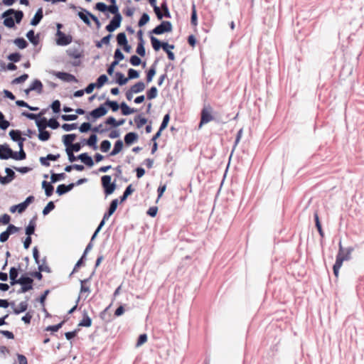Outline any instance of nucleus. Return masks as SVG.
Returning a JSON list of instances; mask_svg holds the SVG:
<instances>
[{
  "label": "nucleus",
  "mask_w": 364,
  "mask_h": 364,
  "mask_svg": "<svg viewBox=\"0 0 364 364\" xmlns=\"http://www.w3.org/2000/svg\"><path fill=\"white\" fill-rule=\"evenodd\" d=\"M139 139V135L137 133L134 132H128L125 134L124 140V143L127 146H130L136 141Z\"/></svg>",
  "instance_id": "16"
},
{
  "label": "nucleus",
  "mask_w": 364,
  "mask_h": 364,
  "mask_svg": "<svg viewBox=\"0 0 364 364\" xmlns=\"http://www.w3.org/2000/svg\"><path fill=\"white\" fill-rule=\"evenodd\" d=\"M108 77L105 74H102L98 77L96 82H95L97 85V88L102 87L107 81Z\"/></svg>",
  "instance_id": "43"
},
{
  "label": "nucleus",
  "mask_w": 364,
  "mask_h": 364,
  "mask_svg": "<svg viewBox=\"0 0 364 364\" xmlns=\"http://www.w3.org/2000/svg\"><path fill=\"white\" fill-rule=\"evenodd\" d=\"M14 43L20 49H24L28 46V43L23 38H17L14 41Z\"/></svg>",
  "instance_id": "45"
},
{
  "label": "nucleus",
  "mask_w": 364,
  "mask_h": 364,
  "mask_svg": "<svg viewBox=\"0 0 364 364\" xmlns=\"http://www.w3.org/2000/svg\"><path fill=\"white\" fill-rule=\"evenodd\" d=\"M28 299V298H26V301H21L19 304L18 308H15V306L12 307L14 314L18 315L22 312L26 311L27 310L28 306V304L27 303Z\"/></svg>",
  "instance_id": "31"
},
{
  "label": "nucleus",
  "mask_w": 364,
  "mask_h": 364,
  "mask_svg": "<svg viewBox=\"0 0 364 364\" xmlns=\"http://www.w3.org/2000/svg\"><path fill=\"white\" fill-rule=\"evenodd\" d=\"M77 158L88 167L94 166L93 159L87 153L80 154L77 156Z\"/></svg>",
  "instance_id": "18"
},
{
  "label": "nucleus",
  "mask_w": 364,
  "mask_h": 364,
  "mask_svg": "<svg viewBox=\"0 0 364 364\" xmlns=\"http://www.w3.org/2000/svg\"><path fill=\"white\" fill-rule=\"evenodd\" d=\"M120 109L122 114L124 116L132 114L136 112V109L129 107L124 102H121Z\"/></svg>",
  "instance_id": "28"
},
{
  "label": "nucleus",
  "mask_w": 364,
  "mask_h": 364,
  "mask_svg": "<svg viewBox=\"0 0 364 364\" xmlns=\"http://www.w3.org/2000/svg\"><path fill=\"white\" fill-rule=\"evenodd\" d=\"M314 216L315 225H316V227L317 228V230H318L320 236L321 237H324V232L323 231V229H322V227H321V222H320V220H319L318 215L317 212L314 213Z\"/></svg>",
  "instance_id": "39"
},
{
  "label": "nucleus",
  "mask_w": 364,
  "mask_h": 364,
  "mask_svg": "<svg viewBox=\"0 0 364 364\" xmlns=\"http://www.w3.org/2000/svg\"><path fill=\"white\" fill-rule=\"evenodd\" d=\"M134 191V189L132 188V185L129 184L124 190L122 196L119 197L120 203L124 202L129 196H130L133 192Z\"/></svg>",
  "instance_id": "35"
},
{
  "label": "nucleus",
  "mask_w": 364,
  "mask_h": 364,
  "mask_svg": "<svg viewBox=\"0 0 364 364\" xmlns=\"http://www.w3.org/2000/svg\"><path fill=\"white\" fill-rule=\"evenodd\" d=\"M28 78V75L26 73H24L21 75V76L16 77L11 82L12 84H20L23 82H25Z\"/></svg>",
  "instance_id": "58"
},
{
  "label": "nucleus",
  "mask_w": 364,
  "mask_h": 364,
  "mask_svg": "<svg viewBox=\"0 0 364 364\" xmlns=\"http://www.w3.org/2000/svg\"><path fill=\"white\" fill-rule=\"evenodd\" d=\"M43 17V9L39 8L36 12L34 16L31 20L30 24L31 26H36L39 24L41 21Z\"/></svg>",
  "instance_id": "22"
},
{
  "label": "nucleus",
  "mask_w": 364,
  "mask_h": 364,
  "mask_svg": "<svg viewBox=\"0 0 364 364\" xmlns=\"http://www.w3.org/2000/svg\"><path fill=\"white\" fill-rule=\"evenodd\" d=\"M50 173H51L50 181L53 183H55L60 180H63L66 176L65 173H55L53 172V171H51Z\"/></svg>",
  "instance_id": "36"
},
{
  "label": "nucleus",
  "mask_w": 364,
  "mask_h": 364,
  "mask_svg": "<svg viewBox=\"0 0 364 364\" xmlns=\"http://www.w3.org/2000/svg\"><path fill=\"white\" fill-rule=\"evenodd\" d=\"M115 77L116 83H117L120 86L126 85L129 80V78L125 77L124 75L121 72L115 73Z\"/></svg>",
  "instance_id": "34"
},
{
  "label": "nucleus",
  "mask_w": 364,
  "mask_h": 364,
  "mask_svg": "<svg viewBox=\"0 0 364 364\" xmlns=\"http://www.w3.org/2000/svg\"><path fill=\"white\" fill-rule=\"evenodd\" d=\"M192 12H191V23L193 26H196L198 23V17H197V13H196V5L194 3L192 4Z\"/></svg>",
  "instance_id": "48"
},
{
  "label": "nucleus",
  "mask_w": 364,
  "mask_h": 364,
  "mask_svg": "<svg viewBox=\"0 0 364 364\" xmlns=\"http://www.w3.org/2000/svg\"><path fill=\"white\" fill-rule=\"evenodd\" d=\"M9 122L5 119L4 114L0 111V129L2 130H6L9 127Z\"/></svg>",
  "instance_id": "46"
},
{
  "label": "nucleus",
  "mask_w": 364,
  "mask_h": 364,
  "mask_svg": "<svg viewBox=\"0 0 364 364\" xmlns=\"http://www.w3.org/2000/svg\"><path fill=\"white\" fill-rule=\"evenodd\" d=\"M129 63L133 66H138L141 63V60L139 56H137L136 55H133L129 58Z\"/></svg>",
  "instance_id": "61"
},
{
  "label": "nucleus",
  "mask_w": 364,
  "mask_h": 364,
  "mask_svg": "<svg viewBox=\"0 0 364 364\" xmlns=\"http://www.w3.org/2000/svg\"><path fill=\"white\" fill-rule=\"evenodd\" d=\"M53 183L43 181L42 182V188L45 191V194L47 197H50L53 195L54 187L52 185Z\"/></svg>",
  "instance_id": "25"
},
{
  "label": "nucleus",
  "mask_w": 364,
  "mask_h": 364,
  "mask_svg": "<svg viewBox=\"0 0 364 364\" xmlns=\"http://www.w3.org/2000/svg\"><path fill=\"white\" fill-rule=\"evenodd\" d=\"M158 95V90L155 86H152L146 92V98L149 100L155 99Z\"/></svg>",
  "instance_id": "41"
},
{
  "label": "nucleus",
  "mask_w": 364,
  "mask_h": 364,
  "mask_svg": "<svg viewBox=\"0 0 364 364\" xmlns=\"http://www.w3.org/2000/svg\"><path fill=\"white\" fill-rule=\"evenodd\" d=\"M63 323H64V321H61L60 323H59L56 325L48 326L46 328V330L48 331H51V332H57L62 327Z\"/></svg>",
  "instance_id": "62"
},
{
  "label": "nucleus",
  "mask_w": 364,
  "mask_h": 364,
  "mask_svg": "<svg viewBox=\"0 0 364 364\" xmlns=\"http://www.w3.org/2000/svg\"><path fill=\"white\" fill-rule=\"evenodd\" d=\"M57 39H56V43L58 46H68L69 45L73 40V38L70 35H66L61 31L57 30L56 32Z\"/></svg>",
  "instance_id": "7"
},
{
  "label": "nucleus",
  "mask_w": 364,
  "mask_h": 364,
  "mask_svg": "<svg viewBox=\"0 0 364 364\" xmlns=\"http://www.w3.org/2000/svg\"><path fill=\"white\" fill-rule=\"evenodd\" d=\"M21 270V264H18V267H12L9 271V278L16 277L18 278L19 271Z\"/></svg>",
  "instance_id": "54"
},
{
  "label": "nucleus",
  "mask_w": 364,
  "mask_h": 364,
  "mask_svg": "<svg viewBox=\"0 0 364 364\" xmlns=\"http://www.w3.org/2000/svg\"><path fill=\"white\" fill-rule=\"evenodd\" d=\"M77 124L73 123V124H63L62 125V129L65 132H70L72 130H74L77 129Z\"/></svg>",
  "instance_id": "64"
},
{
  "label": "nucleus",
  "mask_w": 364,
  "mask_h": 364,
  "mask_svg": "<svg viewBox=\"0 0 364 364\" xmlns=\"http://www.w3.org/2000/svg\"><path fill=\"white\" fill-rule=\"evenodd\" d=\"M117 42L119 46H122L128 42L125 33H119L117 36Z\"/></svg>",
  "instance_id": "44"
},
{
  "label": "nucleus",
  "mask_w": 364,
  "mask_h": 364,
  "mask_svg": "<svg viewBox=\"0 0 364 364\" xmlns=\"http://www.w3.org/2000/svg\"><path fill=\"white\" fill-rule=\"evenodd\" d=\"M68 55L70 58L75 59H79L82 58V53L79 50V48L77 47L70 48L66 50Z\"/></svg>",
  "instance_id": "26"
},
{
  "label": "nucleus",
  "mask_w": 364,
  "mask_h": 364,
  "mask_svg": "<svg viewBox=\"0 0 364 364\" xmlns=\"http://www.w3.org/2000/svg\"><path fill=\"white\" fill-rule=\"evenodd\" d=\"M36 126L39 132L38 135L39 140L42 141H48L50 138V133L45 129L47 127V119L42 117L40 120H36Z\"/></svg>",
  "instance_id": "1"
},
{
  "label": "nucleus",
  "mask_w": 364,
  "mask_h": 364,
  "mask_svg": "<svg viewBox=\"0 0 364 364\" xmlns=\"http://www.w3.org/2000/svg\"><path fill=\"white\" fill-rule=\"evenodd\" d=\"M159 60L156 59L149 70L146 72V82L149 83L152 81L154 75L156 73V65L158 64Z\"/></svg>",
  "instance_id": "17"
},
{
  "label": "nucleus",
  "mask_w": 364,
  "mask_h": 364,
  "mask_svg": "<svg viewBox=\"0 0 364 364\" xmlns=\"http://www.w3.org/2000/svg\"><path fill=\"white\" fill-rule=\"evenodd\" d=\"M47 127L52 129H56L60 127V123L55 118L53 117L50 118L48 121L47 120Z\"/></svg>",
  "instance_id": "51"
},
{
  "label": "nucleus",
  "mask_w": 364,
  "mask_h": 364,
  "mask_svg": "<svg viewBox=\"0 0 364 364\" xmlns=\"http://www.w3.org/2000/svg\"><path fill=\"white\" fill-rule=\"evenodd\" d=\"M55 75L58 79H60L64 82H77V80L75 77V76H74L73 75L68 73L57 72Z\"/></svg>",
  "instance_id": "11"
},
{
  "label": "nucleus",
  "mask_w": 364,
  "mask_h": 364,
  "mask_svg": "<svg viewBox=\"0 0 364 364\" xmlns=\"http://www.w3.org/2000/svg\"><path fill=\"white\" fill-rule=\"evenodd\" d=\"M92 130V125L90 122H83L79 127V131L81 133H86Z\"/></svg>",
  "instance_id": "59"
},
{
  "label": "nucleus",
  "mask_w": 364,
  "mask_h": 364,
  "mask_svg": "<svg viewBox=\"0 0 364 364\" xmlns=\"http://www.w3.org/2000/svg\"><path fill=\"white\" fill-rule=\"evenodd\" d=\"M34 200L35 198L33 196H29L26 198V200L23 202L18 203V213H22L23 212H24L28 208V206L34 201Z\"/></svg>",
  "instance_id": "21"
},
{
  "label": "nucleus",
  "mask_w": 364,
  "mask_h": 364,
  "mask_svg": "<svg viewBox=\"0 0 364 364\" xmlns=\"http://www.w3.org/2000/svg\"><path fill=\"white\" fill-rule=\"evenodd\" d=\"M29 87L30 90L36 91L38 94H41L43 92V86L40 80H34Z\"/></svg>",
  "instance_id": "24"
},
{
  "label": "nucleus",
  "mask_w": 364,
  "mask_h": 364,
  "mask_svg": "<svg viewBox=\"0 0 364 364\" xmlns=\"http://www.w3.org/2000/svg\"><path fill=\"white\" fill-rule=\"evenodd\" d=\"M123 146V141L121 139L116 141L114 144L113 149L109 153V156H113L118 154L122 150Z\"/></svg>",
  "instance_id": "30"
},
{
  "label": "nucleus",
  "mask_w": 364,
  "mask_h": 364,
  "mask_svg": "<svg viewBox=\"0 0 364 364\" xmlns=\"http://www.w3.org/2000/svg\"><path fill=\"white\" fill-rule=\"evenodd\" d=\"M129 80L136 79L139 77V72L133 68H129L127 72Z\"/></svg>",
  "instance_id": "57"
},
{
  "label": "nucleus",
  "mask_w": 364,
  "mask_h": 364,
  "mask_svg": "<svg viewBox=\"0 0 364 364\" xmlns=\"http://www.w3.org/2000/svg\"><path fill=\"white\" fill-rule=\"evenodd\" d=\"M3 23L6 27L9 28H12L15 27L14 19L11 16L5 18Z\"/></svg>",
  "instance_id": "55"
},
{
  "label": "nucleus",
  "mask_w": 364,
  "mask_h": 364,
  "mask_svg": "<svg viewBox=\"0 0 364 364\" xmlns=\"http://www.w3.org/2000/svg\"><path fill=\"white\" fill-rule=\"evenodd\" d=\"M108 110L105 107V104L100 105L98 107L94 109L86 115L85 118L90 120V117H92L93 120L100 118L105 116L107 113Z\"/></svg>",
  "instance_id": "6"
},
{
  "label": "nucleus",
  "mask_w": 364,
  "mask_h": 364,
  "mask_svg": "<svg viewBox=\"0 0 364 364\" xmlns=\"http://www.w3.org/2000/svg\"><path fill=\"white\" fill-rule=\"evenodd\" d=\"M173 29L172 23L168 21H163L154 28L149 31V34L162 35L171 32Z\"/></svg>",
  "instance_id": "4"
},
{
  "label": "nucleus",
  "mask_w": 364,
  "mask_h": 364,
  "mask_svg": "<svg viewBox=\"0 0 364 364\" xmlns=\"http://www.w3.org/2000/svg\"><path fill=\"white\" fill-rule=\"evenodd\" d=\"M112 178L109 175H105L101 178V183L106 196L114 193L116 189L115 182H111Z\"/></svg>",
  "instance_id": "2"
},
{
  "label": "nucleus",
  "mask_w": 364,
  "mask_h": 364,
  "mask_svg": "<svg viewBox=\"0 0 364 364\" xmlns=\"http://www.w3.org/2000/svg\"><path fill=\"white\" fill-rule=\"evenodd\" d=\"M97 136L95 134H92L90 137L85 141L86 145L92 147L94 150L97 149Z\"/></svg>",
  "instance_id": "33"
},
{
  "label": "nucleus",
  "mask_w": 364,
  "mask_h": 364,
  "mask_svg": "<svg viewBox=\"0 0 364 364\" xmlns=\"http://www.w3.org/2000/svg\"><path fill=\"white\" fill-rule=\"evenodd\" d=\"M146 85L142 81H139L132 85L129 89L134 93L137 94L144 90Z\"/></svg>",
  "instance_id": "32"
},
{
  "label": "nucleus",
  "mask_w": 364,
  "mask_h": 364,
  "mask_svg": "<svg viewBox=\"0 0 364 364\" xmlns=\"http://www.w3.org/2000/svg\"><path fill=\"white\" fill-rule=\"evenodd\" d=\"M112 36V34L109 33V34L105 36V37H103L100 41H97L96 44H95L96 47L97 48H101L102 47L103 44L109 45Z\"/></svg>",
  "instance_id": "37"
},
{
  "label": "nucleus",
  "mask_w": 364,
  "mask_h": 364,
  "mask_svg": "<svg viewBox=\"0 0 364 364\" xmlns=\"http://www.w3.org/2000/svg\"><path fill=\"white\" fill-rule=\"evenodd\" d=\"M33 279L28 276L27 274H22L21 276V283L20 285L26 287L28 291L33 289Z\"/></svg>",
  "instance_id": "13"
},
{
  "label": "nucleus",
  "mask_w": 364,
  "mask_h": 364,
  "mask_svg": "<svg viewBox=\"0 0 364 364\" xmlns=\"http://www.w3.org/2000/svg\"><path fill=\"white\" fill-rule=\"evenodd\" d=\"M60 102L58 100H54L50 105L54 113H59L60 111Z\"/></svg>",
  "instance_id": "56"
},
{
  "label": "nucleus",
  "mask_w": 364,
  "mask_h": 364,
  "mask_svg": "<svg viewBox=\"0 0 364 364\" xmlns=\"http://www.w3.org/2000/svg\"><path fill=\"white\" fill-rule=\"evenodd\" d=\"M149 20L150 17L149 14L146 13H143L142 15L141 16L140 19L138 21V26L139 27H142L144 25H146L149 21Z\"/></svg>",
  "instance_id": "50"
},
{
  "label": "nucleus",
  "mask_w": 364,
  "mask_h": 364,
  "mask_svg": "<svg viewBox=\"0 0 364 364\" xmlns=\"http://www.w3.org/2000/svg\"><path fill=\"white\" fill-rule=\"evenodd\" d=\"M95 9L100 12H106L109 11L112 14L114 15V16H122L119 11V7L117 4L114 5H109L107 6L104 2H98L95 4Z\"/></svg>",
  "instance_id": "3"
},
{
  "label": "nucleus",
  "mask_w": 364,
  "mask_h": 364,
  "mask_svg": "<svg viewBox=\"0 0 364 364\" xmlns=\"http://www.w3.org/2000/svg\"><path fill=\"white\" fill-rule=\"evenodd\" d=\"M213 108L210 105H205L200 112V121L199 127L200 128L203 124H207L213 119L212 115Z\"/></svg>",
  "instance_id": "5"
},
{
  "label": "nucleus",
  "mask_w": 364,
  "mask_h": 364,
  "mask_svg": "<svg viewBox=\"0 0 364 364\" xmlns=\"http://www.w3.org/2000/svg\"><path fill=\"white\" fill-rule=\"evenodd\" d=\"M122 20V16H113V18L109 21V24L106 26L105 29L107 31L112 33L117 29L120 25Z\"/></svg>",
  "instance_id": "9"
},
{
  "label": "nucleus",
  "mask_w": 364,
  "mask_h": 364,
  "mask_svg": "<svg viewBox=\"0 0 364 364\" xmlns=\"http://www.w3.org/2000/svg\"><path fill=\"white\" fill-rule=\"evenodd\" d=\"M11 149L7 144H0V159L7 160L11 158Z\"/></svg>",
  "instance_id": "14"
},
{
  "label": "nucleus",
  "mask_w": 364,
  "mask_h": 364,
  "mask_svg": "<svg viewBox=\"0 0 364 364\" xmlns=\"http://www.w3.org/2000/svg\"><path fill=\"white\" fill-rule=\"evenodd\" d=\"M108 106L112 112H117L120 108V105L117 101H112L109 99L105 102V106Z\"/></svg>",
  "instance_id": "38"
},
{
  "label": "nucleus",
  "mask_w": 364,
  "mask_h": 364,
  "mask_svg": "<svg viewBox=\"0 0 364 364\" xmlns=\"http://www.w3.org/2000/svg\"><path fill=\"white\" fill-rule=\"evenodd\" d=\"M77 135L75 134H68L63 136V143L65 149H69L75 140Z\"/></svg>",
  "instance_id": "19"
},
{
  "label": "nucleus",
  "mask_w": 364,
  "mask_h": 364,
  "mask_svg": "<svg viewBox=\"0 0 364 364\" xmlns=\"http://www.w3.org/2000/svg\"><path fill=\"white\" fill-rule=\"evenodd\" d=\"M26 37L28 41L34 46H36L39 43V33L35 35L33 30L31 29L28 31L26 33Z\"/></svg>",
  "instance_id": "29"
},
{
  "label": "nucleus",
  "mask_w": 364,
  "mask_h": 364,
  "mask_svg": "<svg viewBox=\"0 0 364 364\" xmlns=\"http://www.w3.org/2000/svg\"><path fill=\"white\" fill-rule=\"evenodd\" d=\"M150 41L151 46L155 51H158L160 48L163 49L164 42L161 41L154 36H150Z\"/></svg>",
  "instance_id": "27"
},
{
  "label": "nucleus",
  "mask_w": 364,
  "mask_h": 364,
  "mask_svg": "<svg viewBox=\"0 0 364 364\" xmlns=\"http://www.w3.org/2000/svg\"><path fill=\"white\" fill-rule=\"evenodd\" d=\"M80 11L77 13L79 18L88 26H91L90 18H92V14L86 10L85 9L79 7Z\"/></svg>",
  "instance_id": "10"
},
{
  "label": "nucleus",
  "mask_w": 364,
  "mask_h": 364,
  "mask_svg": "<svg viewBox=\"0 0 364 364\" xmlns=\"http://www.w3.org/2000/svg\"><path fill=\"white\" fill-rule=\"evenodd\" d=\"M9 134L14 141H17L19 140V139L22 138V132L18 129H12L9 132Z\"/></svg>",
  "instance_id": "42"
},
{
  "label": "nucleus",
  "mask_w": 364,
  "mask_h": 364,
  "mask_svg": "<svg viewBox=\"0 0 364 364\" xmlns=\"http://www.w3.org/2000/svg\"><path fill=\"white\" fill-rule=\"evenodd\" d=\"M169 120H170V115H169V114H166L164 116L162 122H161V124L160 125V127H159L161 129V130H164L167 127L168 124L169 122Z\"/></svg>",
  "instance_id": "63"
},
{
  "label": "nucleus",
  "mask_w": 364,
  "mask_h": 364,
  "mask_svg": "<svg viewBox=\"0 0 364 364\" xmlns=\"http://www.w3.org/2000/svg\"><path fill=\"white\" fill-rule=\"evenodd\" d=\"M111 148V142L109 140H103L100 144V150L102 152H107Z\"/></svg>",
  "instance_id": "53"
},
{
  "label": "nucleus",
  "mask_w": 364,
  "mask_h": 364,
  "mask_svg": "<svg viewBox=\"0 0 364 364\" xmlns=\"http://www.w3.org/2000/svg\"><path fill=\"white\" fill-rule=\"evenodd\" d=\"M5 173H6V176H2L0 174V183L1 185L9 184L16 178V173L11 168H5Z\"/></svg>",
  "instance_id": "8"
},
{
  "label": "nucleus",
  "mask_w": 364,
  "mask_h": 364,
  "mask_svg": "<svg viewBox=\"0 0 364 364\" xmlns=\"http://www.w3.org/2000/svg\"><path fill=\"white\" fill-rule=\"evenodd\" d=\"M124 58V55L122 53L119 48H117L114 53V61L119 63Z\"/></svg>",
  "instance_id": "52"
},
{
  "label": "nucleus",
  "mask_w": 364,
  "mask_h": 364,
  "mask_svg": "<svg viewBox=\"0 0 364 364\" xmlns=\"http://www.w3.org/2000/svg\"><path fill=\"white\" fill-rule=\"evenodd\" d=\"M14 12H12V15L14 16V21L16 23H20L23 18V12L21 10H15L14 9Z\"/></svg>",
  "instance_id": "47"
},
{
  "label": "nucleus",
  "mask_w": 364,
  "mask_h": 364,
  "mask_svg": "<svg viewBox=\"0 0 364 364\" xmlns=\"http://www.w3.org/2000/svg\"><path fill=\"white\" fill-rule=\"evenodd\" d=\"M134 122L136 123V127L140 129L147 122V119L142 117L141 114H138L134 117Z\"/></svg>",
  "instance_id": "40"
},
{
  "label": "nucleus",
  "mask_w": 364,
  "mask_h": 364,
  "mask_svg": "<svg viewBox=\"0 0 364 364\" xmlns=\"http://www.w3.org/2000/svg\"><path fill=\"white\" fill-rule=\"evenodd\" d=\"M55 208V203L53 201H49L46 206L43 208L42 213L43 215H47L52 210H53Z\"/></svg>",
  "instance_id": "49"
},
{
  "label": "nucleus",
  "mask_w": 364,
  "mask_h": 364,
  "mask_svg": "<svg viewBox=\"0 0 364 364\" xmlns=\"http://www.w3.org/2000/svg\"><path fill=\"white\" fill-rule=\"evenodd\" d=\"M343 261H344V258L341 257V254H337L336 259V262H335V264H333V274H334V275L336 277H338L339 269L341 267Z\"/></svg>",
  "instance_id": "20"
},
{
  "label": "nucleus",
  "mask_w": 364,
  "mask_h": 364,
  "mask_svg": "<svg viewBox=\"0 0 364 364\" xmlns=\"http://www.w3.org/2000/svg\"><path fill=\"white\" fill-rule=\"evenodd\" d=\"M92 325V319L89 316L87 312L84 310L82 313V319L78 323L79 326L81 327H90Z\"/></svg>",
  "instance_id": "23"
},
{
  "label": "nucleus",
  "mask_w": 364,
  "mask_h": 364,
  "mask_svg": "<svg viewBox=\"0 0 364 364\" xmlns=\"http://www.w3.org/2000/svg\"><path fill=\"white\" fill-rule=\"evenodd\" d=\"M21 55L19 53H13L8 55L7 58L13 63H17L21 60Z\"/></svg>",
  "instance_id": "60"
},
{
  "label": "nucleus",
  "mask_w": 364,
  "mask_h": 364,
  "mask_svg": "<svg viewBox=\"0 0 364 364\" xmlns=\"http://www.w3.org/2000/svg\"><path fill=\"white\" fill-rule=\"evenodd\" d=\"M37 215H34L25 228V233L27 236L31 237L34 234L36 228Z\"/></svg>",
  "instance_id": "12"
},
{
  "label": "nucleus",
  "mask_w": 364,
  "mask_h": 364,
  "mask_svg": "<svg viewBox=\"0 0 364 364\" xmlns=\"http://www.w3.org/2000/svg\"><path fill=\"white\" fill-rule=\"evenodd\" d=\"M119 203L118 199H114L111 201L107 211L104 214V220H108L109 217L116 211Z\"/></svg>",
  "instance_id": "15"
}]
</instances>
